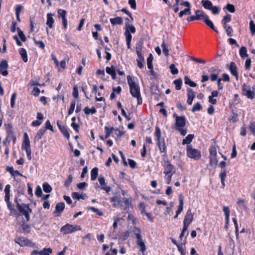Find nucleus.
<instances>
[{
	"mask_svg": "<svg viewBox=\"0 0 255 255\" xmlns=\"http://www.w3.org/2000/svg\"><path fill=\"white\" fill-rule=\"evenodd\" d=\"M128 83L129 87V91L131 96L137 99V104L140 105L142 103V100L140 95L139 86L132 81V79L129 75L127 77Z\"/></svg>",
	"mask_w": 255,
	"mask_h": 255,
	"instance_id": "obj_1",
	"label": "nucleus"
},
{
	"mask_svg": "<svg viewBox=\"0 0 255 255\" xmlns=\"http://www.w3.org/2000/svg\"><path fill=\"white\" fill-rule=\"evenodd\" d=\"M125 35L126 36V43L128 49H130V42L132 38L131 33H134L135 32V28L131 24L128 23H125Z\"/></svg>",
	"mask_w": 255,
	"mask_h": 255,
	"instance_id": "obj_2",
	"label": "nucleus"
},
{
	"mask_svg": "<svg viewBox=\"0 0 255 255\" xmlns=\"http://www.w3.org/2000/svg\"><path fill=\"white\" fill-rule=\"evenodd\" d=\"M5 129L6 131V137L4 140L3 141V144L6 145V143L9 144L12 140L13 143L15 142L16 136L14 134L13 129L12 125L10 123H8L5 125Z\"/></svg>",
	"mask_w": 255,
	"mask_h": 255,
	"instance_id": "obj_3",
	"label": "nucleus"
},
{
	"mask_svg": "<svg viewBox=\"0 0 255 255\" xmlns=\"http://www.w3.org/2000/svg\"><path fill=\"white\" fill-rule=\"evenodd\" d=\"M17 210L20 215L24 216L27 222L30 221V214L32 213V209L29 204H17Z\"/></svg>",
	"mask_w": 255,
	"mask_h": 255,
	"instance_id": "obj_4",
	"label": "nucleus"
},
{
	"mask_svg": "<svg viewBox=\"0 0 255 255\" xmlns=\"http://www.w3.org/2000/svg\"><path fill=\"white\" fill-rule=\"evenodd\" d=\"M155 135L156 137V140L157 141V145L158 146L160 151L161 152H165L166 150V147L165 146L164 139L163 138L161 140V130L158 127H155Z\"/></svg>",
	"mask_w": 255,
	"mask_h": 255,
	"instance_id": "obj_5",
	"label": "nucleus"
},
{
	"mask_svg": "<svg viewBox=\"0 0 255 255\" xmlns=\"http://www.w3.org/2000/svg\"><path fill=\"white\" fill-rule=\"evenodd\" d=\"M21 148L22 150H25L28 159L31 160L32 158L31 150L29 139L27 133L24 134V139L22 143Z\"/></svg>",
	"mask_w": 255,
	"mask_h": 255,
	"instance_id": "obj_6",
	"label": "nucleus"
},
{
	"mask_svg": "<svg viewBox=\"0 0 255 255\" xmlns=\"http://www.w3.org/2000/svg\"><path fill=\"white\" fill-rule=\"evenodd\" d=\"M82 228L79 225L66 224L60 229V232L64 235L71 234L77 231H81Z\"/></svg>",
	"mask_w": 255,
	"mask_h": 255,
	"instance_id": "obj_7",
	"label": "nucleus"
},
{
	"mask_svg": "<svg viewBox=\"0 0 255 255\" xmlns=\"http://www.w3.org/2000/svg\"><path fill=\"white\" fill-rule=\"evenodd\" d=\"M187 155L191 158H193L194 160H199L201 156L200 151L195 148H193L192 145L187 146Z\"/></svg>",
	"mask_w": 255,
	"mask_h": 255,
	"instance_id": "obj_8",
	"label": "nucleus"
},
{
	"mask_svg": "<svg viewBox=\"0 0 255 255\" xmlns=\"http://www.w3.org/2000/svg\"><path fill=\"white\" fill-rule=\"evenodd\" d=\"M162 165L164 167V173L165 174L175 173V168L168 159H163Z\"/></svg>",
	"mask_w": 255,
	"mask_h": 255,
	"instance_id": "obj_9",
	"label": "nucleus"
},
{
	"mask_svg": "<svg viewBox=\"0 0 255 255\" xmlns=\"http://www.w3.org/2000/svg\"><path fill=\"white\" fill-rule=\"evenodd\" d=\"M141 46L140 45L136 46V52L137 55V59H136V61L137 63V66L140 69L143 68L145 64L144 58L141 52Z\"/></svg>",
	"mask_w": 255,
	"mask_h": 255,
	"instance_id": "obj_10",
	"label": "nucleus"
},
{
	"mask_svg": "<svg viewBox=\"0 0 255 255\" xmlns=\"http://www.w3.org/2000/svg\"><path fill=\"white\" fill-rule=\"evenodd\" d=\"M57 12L58 17L62 19V28L66 30L67 28V20L66 18L67 11L65 10L59 9L58 10Z\"/></svg>",
	"mask_w": 255,
	"mask_h": 255,
	"instance_id": "obj_11",
	"label": "nucleus"
},
{
	"mask_svg": "<svg viewBox=\"0 0 255 255\" xmlns=\"http://www.w3.org/2000/svg\"><path fill=\"white\" fill-rule=\"evenodd\" d=\"M243 94L249 99H252L255 96V92L252 91L251 87L246 84H244L242 88Z\"/></svg>",
	"mask_w": 255,
	"mask_h": 255,
	"instance_id": "obj_12",
	"label": "nucleus"
},
{
	"mask_svg": "<svg viewBox=\"0 0 255 255\" xmlns=\"http://www.w3.org/2000/svg\"><path fill=\"white\" fill-rule=\"evenodd\" d=\"M193 220V215L190 209L188 210L186 214L183 221V226L188 227Z\"/></svg>",
	"mask_w": 255,
	"mask_h": 255,
	"instance_id": "obj_13",
	"label": "nucleus"
},
{
	"mask_svg": "<svg viewBox=\"0 0 255 255\" xmlns=\"http://www.w3.org/2000/svg\"><path fill=\"white\" fill-rule=\"evenodd\" d=\"M186 125V120L184 116L177 117L175 120V128L176 129L184 128Z\"/></svg>",
	"mask_w": 255,
	"mask_h": 255,
	"instance_id": "obj_14",
	"label": "nucleus"
},
{
	"mask_svg": "<svg viewBox=\"0 0 255 255\" xmlns=\"http://www.w3.org/2000/svg\"><path fill=\"white\" fill-rule=\"evenodd\" d=\"M8 67L7 62L5 60H2L0 63V71L3 76H6L8 75Z\"/></svg>",
	"mask_w": 255,
	"mask_h": 255,
	"instance_id": "obj_15",
	"label": "nucleus"
},
{
	"mask_svg": "<svg viewBox=\"0 0 255 255\" xmlns=\"http://www.w3.org/2000/svg\"><path fill=\"white\" fill-rule=\"evenodd\" d=\"M135 235L137 239V245L140 247V251L142 252H144L146 250V247L142 240L140 235L139 233H135Z\"/></svg>",
	"mask_w": 255,
	"mask_h": 255,
	"instance_id": "obj_16",
	"label": "nucleus"
},
{
	"mask_svg": "<svg viewBox=\"0 0 255 255\" xmlns=\"http://www.w3.org/2000/svg\"><path fill=\"white\" fill-rule=\"evenodd\" d=\"M14 242L21 247L27 246L29 243V240L24 237L16 238L14 240Z\"/></svg>",
	"mask_w": 255,
	"mask_h": 255,
	"instance_id": "obj_17",
	"label": "nucleus"
},
{
	"mask_svg": "<svg viewBox=\"0 0 255 255\" xmlns=\"http://www.w3.org/2000/svg\"><path fill=\"white\" fill-rule=\"evenodd\" d=\"M229 70L231 73L236 77L237 80H238V73L236 64L234 62H231L230 64Z\"/></svg>",
	"mask_w": 255,
	"mask_h": 255,
	"instance_id": "obj_18",
	"label": "nucleus"
},
{
	"mask_svg": "<svg viewBox=\"0 0 255 255\" xmlns=\"http://www.w3.org/2000/svg\"><path fill=\"white\" fill-rule=\"evenodd\" d=\"M65 208V204L63 202H59L57 203L55 207L54 213L56 214V216H59L63 212Z\"/></svg>",
	"mask_w": 255,
	"mask_h": 255,
	"instance_id": "obj_19",
	"label": "nucleus"
},
{
	"mask_svg": "<svg viewBox=\"0 0 255 255\" xmlns=\"http://www.w3.org/2000/svg\"><path fill=\"white\" fill-rule=\"evenodd\" d=\"M98 181L100 184L102 186L101 189L102 190H105L107 193H109L111 191V188L106 185V184L104 177L100 176L98 179Z\"/></svg>",
	"mask_w": 255,
	"mask_h": 255,
	"instance_id": "obj_20",
	"label": "nucleus"
},
{
	"mask_svg": "<svg viewBox=\"0 0 255 255\" xmlns=\"http://www.w3.org/2000/svg\"><path fill=\"white\" fill-rule=\"evenodd\" d=\"M187 103L190 105L192 104L193 101L195 97V92L191 88H188L187 90Z\"/></svg>",
	"mask_w": 255,
	"mask_h": 255,
	"instance_id": "obj_21",
	"label": "nucleus"
},
{
	"mask_svg": "<svg viewBox=\"0 0 255 255\" xmlns=\"http://www.w3.org/2000/svg\"><path fill=\"white\" fill-rule=\"evenodd\" d=\"M57 126L58 127L59 129L61 131V132L63 133V135L66 137L67 139H69L70 138V134L66 128L64 126H61L59 121L57 122Z\"/></svg>",
	"mask_w": 255,
	"mask_h": 255,
	"instance_id": "obj_22",
	"label": "nucleus"
},
{
	"mask_svg": "<svg viewBox=\"0 0 255 255\" xmlns=\"http://www.w3.org/2000/svg\"><path fill=\"white\" fill-rule=\"evenodd\" d=\"M178 200L179 204L178 205V209L176 212L177 214H179L182 211L183 209L184 197L181 194H179L178 196Z\"/></svg>",
	"mask_w": 255,
	"mask_h": 255,
	"instance_id": "obj_23",
	"label": "nucleus"
},
{
	"mask_svg": "<svg viewBox=\"0 0 255 255\" xmlns=\"http://www.w3.org/2000/svg\"><path fill=\"white\" fill-rule=\"evenodd\" d=\"M195 14L197 20L203 19L204 21L206 17H208V16L203 11L200 10H196Z\"/></svg>",
	"mask_w": 255,
	"mask_h": 255,
	"instance_id": "obj_24",
	"label": "nucleus"
},
{
	"mask_svg": "<svg viewBox=\"0 0 255 255\" xmlns=\"http://www.w3.org/2000/svg\"><path fill=\"white\" fill-rule=\"evenodd\" d=\"M110 21L113 25L116 24L122 25L123 23V19L121 17L118 16L115 18H111Z\"/></svg>",
	"mask_w": 255,
	"mask_h": 255,
	"instance_id": "obj_25",
	"label": "nucleus"
},
{
	"mask_svg": "<svg viewBox=\"0 0 255 255\" xmlns=\"http://www.w3.org/2000/svg\"><path fill=\"white\" fill-rule=\"evenodd\" d=\"M18 51L23 62H27L28 61V58L26 50L24 48H20Z\"/></svg>",
	"mask_w": 255,
	"mask_h": 255,
	"instance_id": "obj_26",
	"label": "nucleus"
},
{
	"mask_svg": "<svg viewBox=\"0 0 255 255\" xmlns=\"http://www.w3.org/2000/svg\"><path fill=\"white\" fill-rule=\"evenodd\" d=\"M9 200L10 199H8L7 201L6 199H4V201L6 203L7 208L10 211V214L13 215H16L17 214V211L13 208V206L10 203Z\"/></svg>",
	"mask_w": 255,
	"mask_h": 255,
	"instance_id": "obj_27",
	"label": "nucleus"
},
{
	"mask_svg": "<svg viewBox=\"0 0 255 255\" xmlns=\"http://www.w3.org/2000/svg\"><path fill=\"white\" fill-rule=\"evenodd\" d=\"M194 137V135L192 134H188L185 139L182 140V144H187V145H190L189 144L192 142V139Z\"/></svg>",
	"mask_w": 255,
	"mask_h": 255,
	"instance_id": "obj_28",
	"label": "nucleus"
},
{
	"mask_svg": "<svg viewBox=\"0 0 255 255\" xmlns=\"http://www.w3.org/2000/svg\"><path fill=\"white\" fill-rule=\"evenodd\" d=\"M53 15L51 13H48L47 14V21L46 24L50 28L53 27V24L54 22V20L52 17Z\"/></svg>",
	"mask_w": 255,
	"mask_h": 255,
	"instance_id": "obj_29",
	"label": "nucleus"
},
{
	"mask_svg": "<svg viewBox=\"0 0 255 255\" xmlns=\"http://www.w3.org/2000/svg\"><path fill=\"white\" fill-rule=\"evenodd\" d=\"M205 24L209 27L211 29H212L213 31H214L216 33H218V31L216 29L213 23L211 21L209 18V16L208 17H206V18L204 21Z\"/></svg>",
	"mask_w": 255,
	"mask_h": 255,
	"instance_id": "obj_30",
	"label": "nucleus"
},
{
	"mask_svg": "<svg viewBox=\"0 0 255 255\" xmlns=\"http://www.w3.org/2000/svg\"><path fill=\"white\" fill-rule=\"evenodd\" d=\"M72 197L73 199L77 200L85 199L87 197V195L85 194H79L78 192H73L72 194Z\"/></svg>",
	"mask_w": 255,
	"mask_h": 255,
	"instance_id": "obj_31",
	"label": "nucleus"
},
{
	"mask_svg": "<svg viewBox=\"0 0 255 255\" xmlns=\"http://www.w3.org/2000/svg\"><path fill=\"white\" fill-rule=\"evenodd\" d=\"M201 4L205 9L208 10H210L213 5L212 2L209 0H202Z\"/></svg>",
	"mask_w": 255,
	"mask_h": 255,
	"instance_id": "obj_32",
	"label": "nucleus"
},
{
	"mask_svg": "<svg viewBox=\"0 0 255 255\" xmlns=\"http://www.w3.org/2000/svg\"><path fill=\"white\" fill-rule=\"evenodd\" d=\"M223 211L224 212L225 215V219L226 221V223L228 224L229 221V217L230 214V211L229 208L227 206L223 207Z\"/></svg>",
	"mask_w": 255,
	"mask_h": 255,
	"instance_id": "obj_33",
	"label": "nucleus"
},
{
	"mask_svg": "<svg viewBox=\"0 0 255 255\" xmlns=\"http://www.w3.org/2000/svg\"><path fill=\"white\" fill-rule=\"evenodd\" d=\"M98 168L94 167L91 171V179L92 181H94L96 179L98 176Z\"/></svg>",
	"mask_w": 255,
	"mask_h": 255,
	"instance_id": "obj_34",
	"label": "nucleus"
},
{
	"mask_svg": "<svg viewBox=\"0 0 255 255\" xmlns=\"http://www.w3.org/2000/svg\"><path fill=\"white\" fill-rule=\"evenodd\" d=\"M10 185L9 184H7L5 186V189H4V193H5L4 199H6L7 201L8 199H10Z\"/></svg>",
	"mask_w": 255,
	"mask_h": 255,
	"instance_id": "obj_35",
	"label": "nucleus"
},
{
	"mask_svg": "<svg viewBox=\"0 0 255 255\" xmlns=\"http://www.w3.org/2000/svg\"><path fill=\"white\" fill-rule=\"evenodd\" d=\"M45 132V129H39L37 131V132L35 136L34 139L36 141H38L39 139H40L41 138L42 136L44 134Z\"/></svg>",
	"mask_w": 255,
	"mask_h": 255,
	"instance_id": "obj_36",
	"label": "nucleus"
},
{
	"mask_svg": "<svg viewBox=\"0 0 255 255\" xmlns=\"http://www.w3.org/2000/svg\"><path fill=\"white\" fill-rule=\"evenodd\" d=\"M184 82L185 84L188 85L191 87H195L196 86V84L191 81L190 79L187 76L184 77Z\"/></svg>",
	"mask_w": 255,
	"mask_h": 255,
	"instance_id": "obj_37",
	"label": "nucleus"
},
{
	"mask_svg": "<svg viewBox=\"0 0 255 255\" xmlns=\"http://www.w3.org/2000/svg\"><path fill=\"white\" fill-rule=\"evenodd\" d=\"M84 112L86 115H88L90 114H95L97 111L95 107H92L91 109H89L88 107H86L84 108Z\"/></svg>",
	"mask_w": 255,
	"mask_h": 255,
	"instance_id": "obj_38",
	"label": "nucleus"
},
{
	"mask_svg": "<svg viewBox=\"0 0 255 255\" xmlns=\"http://www.w3.org/2000/svg\"><path fill=\"white\" fill-rule=\"evenodd\" d=\"M239 53L241 57L242 58H245V57H247L248 56V54H247V50L245 47H242L239 50Z\"/></svg>",
	"mask_w": 255,
	"mask_h": 255,
	"instance_id": "obj_39",
	"label": "nucleus"
},
{
	"mask_svg": "<svg viewBox=\"0 0 255 255\" xmlns=\"http://www.w3.org/2000/svg\"><path fill=\"white\" fill-rule=\"evenodd\" d=\"M173 84L175 85L176 90H179L181 88L182 80L181 79H177L173 81Z\"/></svg>",
	"mask_w": 255,
	"mask_h": 255,
	"instance_id": "obj_40",
	"label": "nucleus"
},
{
	"mask_svg": "<svg viewBox=\"0 0 255 255\" xmlns=\"http://www.w3.org/2000/svg\"><path fill=\"white\" fill-rule=\"evenodd\" d=\"M52 252L51 248H44L39 252V255H49Z\"/></svg>",
	"mask_w": 255,
	"mask_h": 255,
	"instance_id": "obj_41",
	"label": "nucleus"
},
{
	"mask_svg": "<svg viewBox=\"0 0 255 255\" xmlns=\"http://www.w3.org/2000/svg\"><path fill=\"white\" fill-rule=\"evenodd\" d=\"M153 59V57L152 56V55L151 54H150L147 59V67L148 69H153V65H152Z\"/></svg>",
	"mask_w": 255,
	"mask_h": 255,
	"instance_id": "obj_42",
	"label": "nucleus"
},
{
	"mask_svg": "<svg viewBox=\"0 0 255 255\" xmlns=\"http://www.w3.org/2000/svg\"><path fill=\"white\" fill-rule=\"evenodd\" d=\"M114 129H115L113 127L109 128L107 126L105 127V132H106L105 138H109L110 136L111 133L113 131V130Z\"/></svg>",
	"mask_w": 255,
	"mask_h": 255,
	"instance_id": "obj_43",
	"label": "nucleus"
},
{
	"mask_svg": "<svg viewBox=\"0 0 255 255\" xmlns=\"http://www.w3.org/2000/svg\"><path fill=\"white\" fill-rule=\"evenodd\" d=\"M17 31L20 39L23 42H25L26 40V37L24 34L23 31L18 27L17 28Z\"/></svg>",
	"mask_w": 255,
	"mask_h": 255,
	"instance_id": "obj_44",
	"label": "nucleus"
},
{
	"mask_svg": "<svg viewBox=\"0 0 255 255\" xmlns=\"http://www.w3.org/2000/svg\"><path fill=\"white\" fill-rule=\"evenodd\" d=\"M161 47L162 49L163 52L164 53L165 55L167 57L169 55V50L168 49L167 46L165 43L164 41H163L161 43Z\"/></svg>",
	"mask_w": 255,
	"mask_h": 255,
	"instance_id": "obj_45",
	"label": "nucleus"
},
{
	"mask_svg": "<svg viewBox=\"0 0 255 255\" xmlns=\"http://www.w3.org/2000/svg\"><path fill=\"white\" fill-rule=\"evenodd\" d=\"M42 186L44 191L46 193H50L52 190L51 186L46 182L43 183Z\"/></svg>",
	"mask_w": 255,
	"mask_h": 255,
	"instance_id": "obj_46",
	"label": "nucleus"
},
{
	"mask_svg": "<svg viewBox=\"0 0 255 255\" xmlns=\"http://www.w3.org/2000/svg\"><path fill=\"white\" fill-rule=\"evenodd\" d=\"M33 40L35 44L38 46L40 48L43 49L45 48V44L42 41H37L34 37L33 38Z\"/></svg>",
	"mask_w": 255,
	"mask_h": 255,
	"instance_id": "obj_47",
	"label": "nucleus"
},
{
	"mask_svg": "<svg viewBox=\"0 0 255 255\" xmlns=\"http://www.w3.org/2000/svg\"><path fill=\"white\" fill-rule=\"evenodd\" d=\"M202 109L201 105L199 103L195 104L192 108V112H195L196 111H201Z\"/></svg>",
	"mask_w": 255,
	"mask_h": 255,
	"instance_id": "obj_48",
	"label": "nucleus"
},
{
	"mask_svg": "<svg viewBox=\"0 0 255 255\" xmlns=\"http://www.w3.org/2000/svg\"><path fill=\"white\" fill-rule=\"evenodd\" d=\"M75 105L76 101L75 100H73L71 103L70 107L68 111V113L69 115H71L73 113L75 109Z\"/></svg>",
	"mask_w": 255,
	"mask_h": 255,
	"instance_id": "obj_49",
	"label": "nucleus"
},
{
	"mask_svg": "<svg viewBox=\"0 0 255 255\" xmlns=\"http://www.w3.org/2000/svg\"><path fill=\"white\" fill-rule=\"evenodd\" d=\"M191 14L190 8H185L179 13V16L182 17L184 15H189Z\"/></svg>",
	"mask_w": 255,
	"mask_h": 255,
	"instance_id": "obj_50",
	"label": "nucleus"
},
{
	"mask_svg": "<svg viewBox=\"0 0 255 255\" xmlns=\"http://www.w3.org/2000/svg\"><path fill=\"white\" fill-rule=\"evenodd\" d=\"M224 8L227 9L229 12L231 13H234L235 11V7L232 4H227Z\"/></svg>",
	"mask_w": 255,
	"mask_h": 255,
	"instance_id": "obj_51",
	"label": "nucleus"
},
{
	"mask_svg": "<svg viewBox=\"0 0 255 255\" xmlns=\"http://www.w3.org/2000/svg\"><path fill=\"white\" fill-rule=\"evenodd\" d=\"M210 155L209 156H217V149L215 146H212L209 149Z\"/></svg>",
	"mask_w": 255,
	"mask_h": 255,
	"instance_id": "obj_52",
	"label": "nucleus"
},
{
	"mask_svg": "<svg viewBox=\"0 0 255 255\" xmlns=\"http://www.w3.org/2000/svg\"><path fill=\"white\" fill-rule=\"evenodd\" d=\"M210 158V165L212 166L216 165L218 163V160L216 156H209Z\"/></svg>",
	"mask_w": 255,
	"mask_h": 255,
	"instance_id": "obj_53",
	"label": "nucleus"
},
{
	"mask_svg": "<svg viewBox=\"0 0 255 255\" xmlns=\"http://www.w3.org/2000/svg\"><path fill=\"white\" fill-rule=\"evenodd\" d=\"M169 68L171 73L173 75L177 74L178 73V70L175 67V65L174 64H172L170 65Z\"/></svg>",
	"mask_w": 255,
	"mask_h": 255,
	"instance_id": "obj_54",
	"label": "nucleus"
},
{
	"mask_svg": "<svg viewBox=\"0 0 255 255\" xmlns=\"http://www.w3.org/2000/svg\"><path fill=\"white\" fill-rule=\"evenodd\" d=\"M73 178L71 175H69L67 180L64 182V185L66 187L68 188L72 183Z\"/></svg>",
	"mask_w": 255,
	"mask_h": 255,
	"instance_id": "obj_55",
	"label": "nucleus"
},
{
	"mask_svg": "<svg viewBox=\"0 0 255 255\" xmlns=\"http://www.w3.org/2000/svg\"><path fill=\"white\" fill-rule=\"evenodd\" d=\"M210 10H211L212 13L213 14H217L219 13V12L220 11V8L217 6L212 5V6L211 7V8Z\"/></svg>",
	"mask_w": 255,
	"mask_h": 255,
	"instance_id": "obj_56",
	"label": "nucleus"
},
{
	"mask_svg": "<svg viewBox=\"0 0 255 255\" xmlns=\"http://www.w3.org/2000/svg\"><path fill=\"white\" fill-rule=\"evenodd\" d=\"M88 210H92L93 212L96 213V214H97L99 216H102L103 215V213L100 210L95 207H90L88 208Z\"/></svg>",
	"mask_w": 255,
	"mask_h": 255,
	"instance_id": "obj_57",
	"label": "nucleus"
},
{
	"mask_svg": "<svg viewBox=\"0 0 255 255\" xmlns=\"http://www.w3.org/2000/svg\"><path fill=\"white\" fill-rule=\"evenodd\" d=\"M16 93H13L10 99V106L12 108H14L15 106V101L16 99Z\"/></svg>",
	"mask_w": 255,
	"mask_h": 255,
	"instance_id": "obj_58",
	"label": "nucleus"
},
{
	"mask_svg": "<svg viewBox=\"0 0 255 255\" xmlns=\"http://www.w3.org/2000/svg\"><path fill=\"white\" fill-rule=\"evenodd\" d=\"M106 71L108 74L111 75L113 74V73H114V72H116V70H115L114 66H112L111 67H106Z\"/></svg>",
	"mask_w": 255,
	"mask_h": 255,
	"instance_id": "obj_59",
	"label": "nucleus"
},
{
	"mask_svg": "<svg viewBox=\"0 0 255 255\" xmlns=\"http://www.w3.org/2000/svg\"><path fill=\"white\" fill-rule=\"evenodd\" d=\"M22 232L24 233H29L30 232V227L27 224H23L22 226Z\"/></svg>",
	"mask_w": 255,
	"mask_h": 255,
	"instance_id": "obj_60",
	"label": "nucleus"
},
{
	"mask_svg": "<svg viewBox=\"0 0 255 255\" xmlns=\"http://www.w3.org/2000/svg\"><path fill=\"white\" fill-rule=\"evenodd\" d=\"M231 20V15L229 14H227L225 16H224L223 19L222 20V22L228 23L230 22Z\"/></svg>",
	"mask_w": 255,
	"mask_h": 255,
	"instance_id": "obj_61",
	"label": "nucleus"
},
{
	"mask_svg": "<svg viewBox=\"0 0 255 255\" xmlns=\"http://www.w3.org/2000/svg\"><path fill=\"white\" fill-rule=\"evenodd\" d=\"M250 28L252 34L254 35L255 33V24L253 20L250 22Z\"/></svg>",
	"mask_w": 255,
	"mask_h": 255,
	"instance_id": "obj_62",
	"label": "nucleus"
},
{
	"mask_svg": "<svg viewBox=\"0 0 255 255\" xmlns=\"http://www.w3.org/2000/svg\"><path fill=\"white\" fill-rule=\"evenodd\" d=\"M219 176L221 178V180H225L226 177L227 176V172L225 169L221 171Z\"/></svg>",
	"mask_w": 255,
	"mask_h": 255,
	"instance_id": "obj_63",
	"label": "nucleus"
},
{
	"mask_svg": "<svg viewBox=\"0 0 255 255\" xmlns=\"http://www.w3.org/2000/svg\"><path fill=\"white\" fill-rule=\"evenodd\" d=\"M249 128L252 133L255 135V123L251 122L249 125Z\"/></svg>",
	"mask_w": 255,
	"mask_h": 255,
	"instance_id": "obj_64",
	"label": "nucleus"
}]
</instances>
